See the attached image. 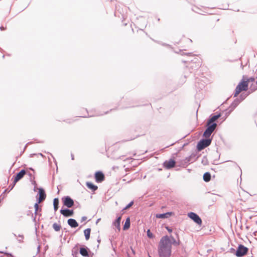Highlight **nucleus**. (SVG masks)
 Here are the masks:
<instances>
[{"label": "nucleus", "instance_id": "nucleus-57", "mask_svg": "<svg viewBox=\"0 0 257 257\" xmlns=\"http://www.w3.org/2000/svg\"><path fill=\"white\" fill-rule=\"evenodd\" d=\"M0 253H4L3 251H0Z\"/></svg>", "mask_w": 257, "mask_h": 257}, {"label": "nucleus", "instance_id": "nucleus-30", "mask_svg": "<svg viewBox=\"0 0 257 257\" xmlns=\"http://www.w3.org/2000/svg\"><path fill=\"white\" fill-rule=\"evenodd\" d=\"M134 204V201H132L130 202L123 209V210H126L130 208Z\"/></svg>", "mask_w": 257, "mask_h": 257}, {"label": "nucleus", "instance_id": "nucleus-11", "mask_svg": "<svg viewBox=\"0 0 257 257\" xmlns=\"http://www.w3.org/2000/svg\"><path fill=\"white\" fill-rule=\"evenodd\" d=\"M89 252H90V250L87 246L83 245L80 247L79 253L82 256L84 257H90Z\"/></svg>", "mask_w": 257, "mask_h": 257}, {"label": "nucleus", "instance_id": "nucleus-38", "mask_svg": "<svg viewBox=\"0 0 257 257\" xmlns=\"http://www.w3.org/2000/svg\"><path fill=\"white\" fill-rule=\"evenodd\" d=\"M87 219V217L86 216H82L81 218V222H82L84 221H85Z\"/></svg>", "mask_w": 257, "mask_h": 257}, {"label": "nucleus", "instance_id": "nucleus-29", "mask_svg": "<svg viewBox=\"0 0 257 257\" xmlns=\"http://www.w3.org/2000/svg\"><path fill=\"white\" fill-rule=\"evenodd\" d=\"M255 81V78L254 77H251L246 79V80H245V82H247V83L248 84L250 82H253Z\"/></svg>", "mask_w": 257, "mask_h": 257}, {"label": "nucleus", "instance_id": "nucleus-52", "mask_svg": "<svg viewBox=\"0 0 257 257\" xmlns=\"http://www.w3.org/2000/svg\"><path fill=\"white\" fill-rule=\"evenodd\" d=\"M33 220H34V221H35V220H36V217H35H35H34Z\"/></svg>", "mask_w": 257, "mask_h": 257}, {"label": "nucleus", "instance_id": "nucleus-34", "mask_svg": "<svg viewBox=\"0 0 257 257\" xmlns=\"http://www.w3.org/2000/svg\"><path fill=\"white\" fill-rule=\"evenodd\" d=\"M16 185V184H14V181H13V184L12 185H11L10 186H9V188L8 189H10L9 191H10L11 190H12L13 189V188L14 187L15 185Z\"/></svg>", "mask_w": 257, "mask_h": 257}, {"label": "nucleus", "instance_id": "nucleus-56", "mask_svg": "<svg viewBox=\"0 0 257 257\" xmlns=\"http://www.w3.org/2000/svg\"><path fill=\"white\" fill-rule=\"evenodd\" d=\"M82 117H87V116L84 115V116H82Z\"/></svg>", "mask_w": 257, "mask_h": 257}, {"label": "nucleus", "instance_id": "nucleus-4", "mask_svg": "<svg viewBox=\"0 0 257 257\" xmlns=\"http://www.w3.org/2000/svg\"><path fill=\"white\" fill-rule=\"evenodd\" d=\"M212 140L211 139H201L197 145V149L198 151H201L206 147L209 146L211 143Z\"/></svg>", "mask_w": 257, "mask_h": 257}, {"label": "nucleus", "instance_id": "nucleus-5", "mask_svg": "<svg viewBox=\"0 0 257 257\" xmlns=\"http://www.w3.org/2000/svg\"><path fill=\"white\" fill-rule=\"evenodd\" d=\"M248 251V248L247 247H245L242 244H239L236 250L235 255L237 257H242L245 255Z\"/></svg>", "mask_w": 257, "mask_h": 257}, {"label": "nucleus", "instance_id": "nucleus-48", "mask_svg": "<svg viewBox=\"0 0 257 257\" xmlns=\"http://www.w3.org/2000/svg\"><path fill=\"white\" fill-rule=\"evenodd\" d=\"M100 240H100V238H98L97 239V242H98L99 243L100 242Z\"/></svg>", "mask_w": 257, "mask_h": 257}, {"label": "nucleus", "instance_id": "nucleus-46", "mask_svg": "<svg viewBox=\"0 0 257 257\" xmlns=\"http://www.w3.org/2000/svg\"><path fill=\"white\" fill-rule=\"evenodd\" d=\"M130 159H132V158H126V159H125V160H123V161H126V160H130Z\"/></svg>", "mask_w": 257, "mask_h": 257}, {"label": "nucleus", "instance_id": "nucleus-27", "mask_svg": "<svg viewBox=\"0 0 257 257\" xmlns=\"http://www.w3.org/2000/svg\"><path fill=\"white\" fill-rule=\"evenodd\" d=\"M236 106L235 104H234L232 102L228 107L229 111H228V112L227 113V116L228 115H229V114L231 111H232L236 108Z\"/></svg>", "mask_w": 257, "mask_h": 257}, {"label": "nucleus", "instance_id": "nucleus-12", "mask_svg": "<svg viewBox=\"0 0 257 257\" xmlns=\"http://www.w3.org/2000/svg\"><path fill=\"white\" fill-rule=\"evenodd\" d=\"M60 212L65 217L72 216L74 214L73 210H70L68 208L61 209Z\"/></svg>", "mask_w": 257, "mask_h": 257}, {"label": "nucleus", "instance_id": "nucleus-28", "mask_svg": "<svg viewBox=\"0 0 257 257\" xmlns=\"http://www.w3.org/2000/svg\"><path fill=\"white\" fill-rule=\"evenodd\" d=\"M40 203H38V201H37V202L34 204V208H35V214L36 215L37 214V212L39 210V204Z\"/></svg>", "mask_w": 257, "mask_h": 257}, {"label": "nucleus", "instance_id": "nucleus-31", "mask_svg": "<svg viewBox=\"0 0 257 257\" xmlns=\"http://www.w3.org/2000/svg\"><path fill=\"white\" fill-rule=\"evenodd\" d=\"M147 233L148 237L152 238L154 237L153 234L151 232L150 229L147 230Z\"/></svg>", "mask_w": 257, "mask_h": 257}, {"label": "nucleus", "instance_id": "nucleus-40", "mask_svg": "<svg viewBox=\"0 0 257 257\" xmlns=\"http://www.w3.org/2000/svg\"><path fill=\"white\" fill-rule=\"evenodd\" d=\"M166 228L168 231V232H172V229L170 227H169V226H166Z\"/></svg>", "mask_w": 257, "mask_h": 257}, {"label": "nucleus", "instance_id": "nucleus-1", "mask_svg": "<svg viewBox=\"0 0 257 257\" xmlns=\"http://www.w3.org/2000/svg\"><path fill=\"white\" fill-rule=\"evenodd\" d=\"M158 252L159 257H170L172 252V246L170 238L168 235L163 236L159 243Z\"/></svg>", "mask_w": 257, "mask_h": 257}, {"label": "nucleus", "instance_id": "nucleus-45", "mask_svg": "<svg viewBox=\"0 0 257 257\" xmlns=\"http://www.w3.org/2000/svg\"><path fill=\"white\" fill-rule=\"evenodd\" d=\"M30 213H31V214H32V212L31 211H28V213H27V215H29L30 214Z\"/></svg>", "mask_w": 257, "mask_h": 257}, {"label": "nucleus", "instance_id": "nucleus-55", "mask_svg": "<svg viewBox=\"0 0 257 257\" xmlns=\"http://www.w3.org/2000/svg\"><path fill=\"white\" fill-rule=\"evenodd\" d=\"M39 155H40V156H43V154H41V153L39 154Z\"/></svg>", "mask_w": 257, "mask_h": 257}, {"label": "nucleus", "instance_id": "nucleus-8", "mask_svg": "<svg viewBox=\"0 0 257 257\" xmlns=\"http://www.w3.org/2000/svg\"><path fill=\"white\" fill-rule=\"evenodd\" d=\"M176 161L173 159L166 160L163 164V167L167 169H170L175 166Z\"/></svg>", "mask_w": 257, "mask_h": 257}, {"label": "nucleus", "instance_id": "nucleus-7", "mask_svg": "<svg viewBox=\"0 0 257 257\" xmlns=\"http://www.w3.org/2000/svg\"><path fill=\"white\" fill-rule=\"evenodd\" d=\"M188 215L189 218H190L197 224L201 225L202 224V221L201 218L196 213L191 212L188 213Z\"/></svg>", "mask_w": 257, "mask_h": 257}, {"label": "nucleus", "instance_id": "nucleus-36", "mask_svg": "<svg viewBox=\"0 0 257 257\" xmlns=\"http://www.w3.org/2000/svg\"><path fill=\"white\" fill-rule=\"evenodd\" d=\"M207 160L206 158L204 157L203 159L202 160V163L204 165H206L207 164Z\"/></svg>", "mask_w": 257, "mask_h": 257}, {"label": "nucleus", "instance_id": "nucleus-17", "mask_svg": "<svg viewBox=\"0 0 257 257\" xmlns=\"http://www.w3.org/2000/svg\"><path fill=\"white\" fill-rule=\"evenodd\" d=\"M173 213L172 212H168L165 213L157 214L156 217L158 218H167L169 217Z\"/></svg>", "mask_w": 257, "mask_h": 257}, {"label": "nucleus", "instance_id": "nucleus-44", "mask_svg": "<svg viewBox=\"0 0 257 257\" xmlns=\"http://www.w3.org/2000/svg\"><path fill=\"white\" fill-rule=\"evenodd\" d=\"M123 157H124V156H120L118 159H123Z\"/></svg>", "mask_w": 257, "mask_h": 257}, {"label": "nucleus", "instance_id": "nucleus-18", "mask_svg": "<svg viewBox=\"0 0 257 257\" xmlns=\"http://www.w3.org/2000/svg\"><path fill=\"white\" fill-rule=\"evenodd\" d=\"M170 238V244L172 246V244H173L175 246H178L180 244V240H176L173 236L172 235L169 237Z\"/></svg>", "mask_w": 257, "mask_h": 257}, {"label": "nucleus", "instance_id": "nucleus-13", "mask_svg": "<svg viewBox=\"0 0 257 257\" xmlns=\"http://www.w3.org/2000/svg\"><path fill=\"white\" fill-rule=\"evenodd\" d=\"M95 179L97 182L100 183L104 180V175L102 172L98 171L95 174Z\"/></svg>", "mask_w": 257, "mask_h": 257}, {"label": "nucleus", "instance_id": "nucleus-21", "mask_svg": "<svg viewBox=\"0 0 257 257\" xmlns=\"http://www.w3.org/2000/svg\"><path fill=\"white\" fill-rule=\"evenodd\" d=\"M203 180L206 182H209L211 179V174L209 172H205L203 175Z\"/></svg>", "mask_w": 257, "mask_h": 257}, {"label": "nucleus", "instance_id": "nucleus-26", "mask_svg": "<svg viewBox=\"0 0 257 257\" xmlns=\"http://www.w3.org/2000/svg\"><path fill=\"white\" fill-rule=\"evenodd\" d=\"M53 228L56 231H59L61 229V226L60 224H58L57 223H54L53 224Z\"/></svg>", "mask_w": 257, "mask_h": 257}, {"label": "nucleus", "instance_id": "nucleus-9", "mask_svg": "<svg viewBox=\"0 0 257 257\" xmlns=\"http://www.w3.org/2000/svg\"><path fill=\"white\" fill-rule=\"evenodd\" d=\"M37 195L39 196V197L37 198V201H38V203H41V202L44 201L46 197L45 191L44 189L42 188H40L39 189V191Z\"/></svg>", "mask_w": 257, "mask_h": 257}, {"label": "nucleus", "instance_id": "nucleus-22", "mask_svg": "<svg viewBox=\"0 0 257 257\" xmlns=\"http://www.w3.org/2000/svg\"><path fill=\"white\" fill-rule=\"evenodd\" d=\"M90 232H91V229L90 228L85 229L84 230V233L85 239L86 240H88L90 238Z\"/></svg>", "mask_w": 257, "mask_h": 257}, {"label": "nucleus", "instance_id": "nucleus-37", "mask_svg": "<svg viewBox=\"0 0 257 257\" xmlns=\"http://www.w3.org/2000/svg\"><path fill=\"white\" fill-rule=\"evenodd\" d=\"M256 89V87L255 86H251L250 87V90H251V92L255 91Z\"/></svg>", "mask_w": 257, "mask_h": 257}, {"label": "nucleus", "instance_id": "nucleus-49", "mask_svg": "<svg viewBox=\"0 0 257 257\" xmlns=\"http://www.w3.org/2000/svg\"><path fill=\"white\" fill-rule=\"evenodd\" d=\"M71 159L72 160H74V155L73 154H71Z\"/></svg>", "mask_w": 257, "mask_h": 257}, {"label": "nucleus", "instance_id": "nucleus-6", "mask_svg": "<svg viewBox=\"0 0 257 257\" xmlns=\"http://www.w3.org/2000/svg\"><path fill=\"white\" fill-rule=\"evenodd\" d=\"M63 205L68 208L72 207L74 205L73 200L69 196L64 197L62 198Z\"/></svg>", "mask_w": 257, "mask_h": 257}, {"label": "nucleus", "instance_id": "nucleus-10", "mask_svg": "<svg viewBox=\"0 0 257 257\" xmlns=\"http://www.w3.org/2000/svg\"><path fill=\"white\" fill-rule=\"evenodd\" d=\"M26 174V171L25 169L21 170L19 172L16 174L14 177V184H16L20 180L23 178L24 175Z\"/></svg>", "mask_w": 257, "mask_h": 257}, {"label": "nucleus", "instance_id": "nucleus-20", "mask_svg": "<svg viewBox=\"0 0 257 257\" xmlns=\"http://www.w3.org/2000/svg\"><path fill=\"white\" fill-rule=\"evenodd\" d=\"M121 218V216H118V217H117L116 220L113 222V225H114L119 230L120 229V224Z\"/></svg>", "mask_w": 257, "mask_h": 257}, {"label": "nucleus", "instance_id": "nucleus-42", "mask_svg": "<svg viewBox=\"0 0 257 257\" xmlns=\"http://www.w3.org/2000/svg\"><path fill=\"white\" fill-rule=\"evenodd\" d=\"M40 245H38V246L37 247V252H40Z\"/></svg>", "mask_w": 257, "mask_h": 257}, {"label": "nucleus", "instance_id": "nucleus-41", "mask_svg": "<svg viewBox=\"0 0 257 257\" xmlns=\"http://www.w3.org/2000/svg\"><path fill=\"white\" fill-rule=\"evenodd\" d=\"M130 249H131V251H132V253L135 255L136 254V251L135 250L133 249V248L132 247V246H131L130 247Z\"/></svg>", "mask_w": 257, "mask_h": 257}, {"label": "nucleus", "instance_id": "nucleus-47", "mask_svg": "<svg viewBox=\"0 0 257 257\" xmlns=\"http://www.w3.org/2000/svg\"><path fill=\"white\" fill-rule=\"evenodd\" d=\"M4 253L6 254L10 255L11 256H13L12 254L11 253H7V252H5Z\"/></svg>", "mask_w": 257, "mask_h": 257}, {"label": "nucleus", "instance_id": "nucleus-14", "mask_svg": "<svg viewBox=\"0 0 257 257\" xmlns=\"http://www.w3.org/2000/svg\"><path fill=\"white\" fill-rule=\"evenodd\" d=\"M196 154H192L190 156L188 157H186L184 160L183 162L184 163V165H187V164H189L190 162H193L196 160Z\"/></svg>", "mask_w": 257, "mask_h": 257}, {"label": "nucleus", "instance_id": "nucleus-54", "mask_svg": "<svg viewBox=\"0 0 257 257\" xmlns=\"http://www.w3.org/2000/svg\"><path fill=\"white\" fill-rule=\"evenodd\" d=\"M14 235L15 236V237H17V235L15 234V233H13Z\"/></svg>", "mask_w": 257, "mask_h": 257}, {"label": "nucleus", "instance_id": "nucleus-43", "mask_svg": "<svg viewBox=\"0 0 257 257\" xmlns=\"http://www.w3.org/2000/svg\"><path fill=\"white\" fill-rule=\"evenodd\" d=\"M0 30H2V31L4 30H5V28L4 27H3V26H1L0 27Z\"/></svg>", "mask_w": 257, "mask_h": 257}, {"label": "nucleus", "instance_id": "nucleus-39", "mask_svg": "<svg viewBox=\"0 0 257 257\" xmlns=\"http://www.w3.org/2000/svg\"><path fill=\"white\" fill-rule=\"evenodd\" d=\"M77 253H78L77 251H76L74 252L73 251H72V255H73V257L77 256Z\"/></svg>", "mask_w": 257, "mask_h": 257}, {"label": "nucleus", "instance_id": "nucleus-32", "mask_svg": "<svg viewBox=\"0 0 257 257\" xmlns=\"http://www.w3.org/2000/svg\"><path fill=\"white\" fill-rule=\"evenodd\" d=\"M241 102L240 100H239L237 98L235 99L234 101L232 102L234 104H235L236 106Z\"/></svg>", "mask_w": 257, "mask_h": 257}, {"label": "nucleus", "instance_id": "nucleus-25", "mask_svg": "<svg viewBox=\"0 0 257 257\" xmlns=\"http://www.w3.org/2000/svg\"><path fill=\"white\" fill-rule=\"evenodd\" d=\"M249 92L248 93H242L239 96V98H237L241 102L243 101L248 95Z\"/></svg>", "mask_w": 257, "mask_h": 257}, {"label": "nucleus", "instance_id": "nucleus-33", "mask_svg": "<svg viewBox=\"0 0 257 257\" xmlns=\"http://www.w3.org/2000/svg\"><path fill=\"white\" fill-rule=\"evenodd\" d=\"M18 236L19 237V238L18 239L19 242H20V243L23 242V239L24 238V236L23 235L19 234Z\"/></svg>", "mask_w": 257, "mask_h": 257}, {"label": "nucleus", "instance_id": "nucleus-3", "mask_svg": "<svg viewBox=\"0 0 257 257\" xmlns=\"http://www.w3.org/2000/svg\"><path fill=\"white\" fill-rule=\"evenodd\" d=\"M217 125V123L209 124L207 122V127L203 133V136L205 138L209 139L211 134L214 132V131L216 128Z\"/></svg>", "mask_w": 257, "mask_h": 257}, {"label": "nucleus", "instance_id": "nucleus-51", "mask_svg": "<svg viewBox=\"0 0 257 257\" xmlns=\"http://www.w3.org/2000/svg\"><path fill=\"white\" fill-rule=\"evenodd\" d=\"M8 189H7L6 190H5L4 192V193H5V192H6L7 191H8Z\"/></svg>", "mask_w": 257, "mask_h": 257}, {"label": "nucleus", "instance_id": "nucleus-24", "mask_svg": "<svg viewBox=\"0 0 257 257\" xmlns=\"http://www.w3.org/2000/svg\"><path fill=\"white\" fill-rule=\"evenodd\" d=\"M59 199L57 198H55L53 200V206H54V210L55 211H56L59 207Z\"/></svg>", "mask_w": 257, "mask_h": 257}, {"label": "nucleus", "instance_id": "nucleus-15", "mask_svg": "<svg viewBox=\"0 0 257 257\" xmlns=\"http://www.w3.org/2000/svg\"><path fill=\"white\" fill-rule=\"evenodd\" d=\"M221 116V113H219L214 115H211L210 118L207 120V122L209 124L216 123L215 121Z\"/></svg>", "mask_w": 257, "mask_h": 257}, {"label": "nucleus", "instance_id": "nucleus-19", "mask_svg": "<svg viewBox=\"0 0 257 257\" xmlns=\"http://www.w3.org/2000/svg\"><path fill=\"white\" fill-rule=\"evenodd\" d=\"M86 185L89 189H91L93 191H96L98 188V187L96 185L93 184L91 182H86Z\"/></svg>", "mask_w": 257, "mask_h": 257}, {"label": "nucleus", "instance_id": "nucleus-23", "mask_svg": "<svg viewBox=\"0 0 257 257\" xmlns=\"http://www.w3.org/2000/svg\"><path fill=\"white\" fill-rule=\"evenodd\" d=\"M130 227V217H128L125 221L124 224L123 226V229L124 230H126L128 229Z\"/></svg>", "mask_w": 257, "mask_h": 257}, {"label": "nucleus", "instance_id": "nucleus-35", "mask_svg": "<svg viewBox=\"0 0 257 257\" xmlns=\"http://www.w3.org/2000/svg\"><path fill=\"white\" fill-rule=\"evenodd\" d=\"M235 251H236V250L234 248H232V247L230 248L229 249V252L232 253H233L234 254H235Z\"/></svg>", "mask_w": 257, "mask_h": 257}, {"label": "nucleus", "instance_id": "nucleus-16", "mask_svg": "<svg viewBox=\"0 0 257 257\" xmlns=\"http://www.w3.org/2000/svg\"><path fill=\"white\" fill-rule=\"evenodd\" d=\"M67 223L68 225L72 228H75L78 226V223L76 220L73 218H70L68 220Z\"/></svg>", "mask_w": 257, "mask_h": 257}, {"label": "nucleus", "instance_id": "nucleus-53", "mask_svg": "<svg viewBox=\"0 0 257 257\" xmlns=\"http://www.w3.org/2000/svg\"><path fill=\"white\" fill-rule=\"evenodd\" d=\"M100 219H98L97 220L96 223H97L98 222H99V221L100 220Z\"/></svg>", "mask_w": 257, "mask_h": 257}, {"label": "nucleus", "instance_id": "nucleus-58", "mask_svg": "<svg viewBox=\"0 0 257 257\" xmlns=\"http://www.w3.org/2000/svg\"><path fill=\"white\" fill-rule=\"evenodd\" d=\"M74 257H77V256H74Z\"/></svg>", "mask_w": 257, "mask_h": 257}, {"label": "nucleus", "instance_id": "nucleus-50", "mask_svg": "<svg viewBox=\"0 0 257 257\" xmlns=\"http://www.w3.org/2000/svg\"><path fill=\"white\" fill-rule=\"evenodd\" d=\"M127 257H132L131 256L130 254L128 252H127Z\"/></svg>", "mask_w": 257, "mask_h": 257}, {"label": "nucleus", "instance_id": "nucleus-2", "mask_svg": "<svg viewBox=\"0 0 257 257\" xmlns=\"http://www.w3.org/2000/svg\"><path fill=\"white\" fill-rule=\"evenodd\" d=\"M248 89V83L242 80L238 83L235 89L234 97H236L242 91H246Z\"/></svg>", "mask_w": 257, "mask_h": 257}]
</instances>
